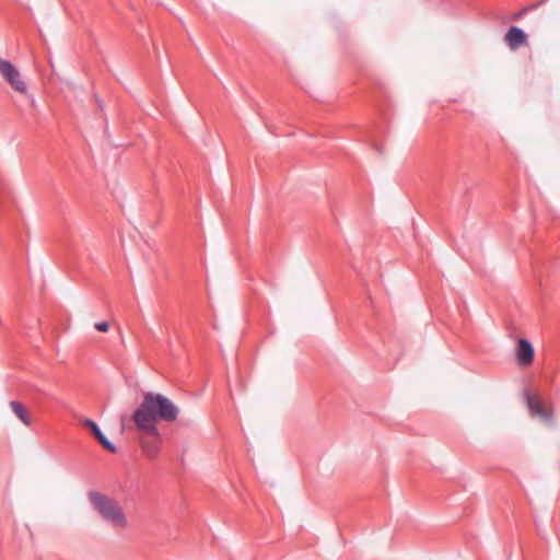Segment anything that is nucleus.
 <instances>
[{
  "label": "nucleus",
  "mask_w": 560,
  "mask_h": 560,
  "mask_svg": "<svg viewBox=\"0 0 560 560\" xmlns=\"http://www.w3.org/2000/svg\"><path fill=\"white\" fill-rule=\"evenodd\" d=\"M178 415V406L168 397L160 393L147 392L142 395V401L133 411L131 419L141 433L159 439L158 423L173 422Z\"/></svg>",
  "instance_id": "f257e3e1"
},
{
  "label": "nucleus",
  "mask_w": 560,
  "mask_h": 560,
  "mask_svg": "<svg viewBox=\"0 0 560 560\" xmlns=\"http://www.w3.org/2000/svg\"><path fill=\"white\" fill-rule=\"evenodd\" d=\"M89 501L94 511L98 513L101 518L107 523L113 530L121 533L129 527L128 517L116 500L100 492H90Z\"/></svg>",
  "instance_id": "f03ea898"
},
{
  "label": "nucleus",
  "mask_w": 560,
  "mask_h": 560,
  "mask_svg": "<svg viewBox=\"0 0 560 560\" xmlns=\"http://www.w3.org/2000/svg\"><path fill=\"white\" fill-rule=\"evenodd\" d=\"M0 75L12 91L20 95H27L28 84L19 68L11 61L0 58Z\"/></svg>",
  "instance_id": "7ed1b4c3"
},
{
  "label": "nucleus",
  "mask_w": 560,
  "mask_h": 560,
  "mask_svg": "<svg viewBox=\"0 0 560 560\" xmlns=\"http://www.w3.org/2000/svg\"><path fill=\"white\" fill-rule=\"evenodd\" d=\"M534 348L526 339H520L517 342L516 360L520 365H530L534 360Z\"/></svg>",
  "instance_id": "20e7f679"
},
{
  "label": "nucleus",
  "mask_w": 560,
  "mask_h": 560,
  "mask_svg": "<svg viewBox=\"0 0 560 560\" xmlns=\"http://www.w3.org/2000/svg\"><path fill=\"white\" fill-rule=\"evenodd\" d=\"M505 42L511 50H516L526 44V34L517 26H512L505 34Z\"/></svg>",
  "instance_id": "39448f33"
},
{
  "label": "nucleus",
  "mask_w": 560,
  "mask_h": 560,
  "mask_svg": "<svg viewBox=\"0 0 560 560\" xmlns=\"http://www.w3.org/2000/svg\"><path fill=\"white\" fill-rule=\"evenodd\" d=\"M83 425L91 430V432L93 433L95 439L102 444V446L105 450H107L110 453L116 452L115 445L107 440V438L103 434V432L101 431V429L94 421H92L90 419H85L83 421Z\"/></svg>",
  "instance_id": "423d86ee"
},
{
  "label": "nucleus",
  "mask_w": 560,
  "mask_h": 560,
  "mask_svg": "<svg viewBox=\"0 0 560 560\" xmlns=\"http://www.w3.org/2000/svg\"><path fill=\"white\" fill-rule=\"evenodd\" d=\"M150 438L151 439H141L140 445L147 457L155 458L160 452L161 436L159 439H155L154 436Z\"/></svg>",
  "instance_id": "0eeeda50"
},
{
  "label": "nucleus",
  "mask_w": 560,
  "mask_h": 560,
  "mask_svg": "<svg viewBox=\"0 0 560 560\" xmlns=\"http://www.w3.org/2000/svg\"><path fill=\"white\" fill-rule=\"evenodd\" d=\"M530 415L542 420H548V413L545 411L541 401L536 397H528L527 400Z\"/></svg>",
  "instance_id": "6e6552de"
},
{
  "label": "nucleus",
  "mask_w": 560,
  "mask_h": 560,
  "mask_svg": "<svg viewBox=\"0 0 560 560\" xmlns=\"http://www.w3.org/2000/svg\"><path fill=\"white\" fill-rule=\"evenodd\" d=\"M10 407L12 409V411L14 412V415L25 424V425H31L32 423V420H31V417L28 416L25 407L19 402V401H11L10 402Z\"/></svg>",
  "instance_id": "1a4fd4ad"
},
{
  "label": "nucleus",
  "mask_w": 560,
  "mask_h": 560,
  "mask_svg": "<svg viewBox=\"0 0 560 560\" xmlns=\"http://www.w3.org/2000/svg\"><path fill=\"white\" fill-rule=\"evenodd\" d=\"M94 327L102 332H107L109 329V325L106 322H100L94 325Z\"/></svg>",
  "instance_id": "9d476101"
}]
</instances>
